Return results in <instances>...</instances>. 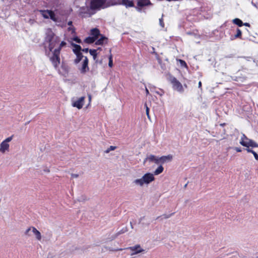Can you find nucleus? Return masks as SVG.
<instances>
[{"mask_svg":"<svg viewBox=\"0 0 258 258\" xmlns=\"http://www.w3.org/2000/svg\"><path fill=\"white\" fill-rule=\"evenodd\" d=\"M172 159V156L168 155L167 156H163L159 157V164H164L166 162L171 161Z\"/></svg>","mask_w":258,"mask_h":258,"instance_id":"obj_13","label":"nucleus"},{"mask_svg":"<svg viewBox=\"0 0 258 258\" xmlns=\"http://www.w3.org/2000/svg\"><path fill=\"white\" fill-rule=\"evenodd\" d=\"M68 25H69V26H72V21H69V22H68Z\"/></svg>","mask_w":258,"mask_h":258,"instance_id":"obj_44","label":"nucleus"},{"mask_svg":"<svg viewBox=\"0 0 258 258\" xmlns=\"http://www.w3.org/2000/svg\"><path fill=\"white\" fill-rule=\"evenodd\" d=\"M88 98H89V102L90 103L91 101V95L90 94H88Z\"/></svg>","mask_w":258,"mask_h":258,"instance_id":"obj_42","label":"nucleus"},{"mask_svg":"<svg viewBox=\"0 0 258 258\" xmlns=\"http://www.w3.org/2000/svg\"><path fill=\"white\" fill-rule=\"evenodd\" d=\"M150 4L149 0H138L137 5L138 7H144Z\"/></svg>","mask_w":258,"mask_h":258,"instance_id":"obj_16","label":"nucleus"},{"mask_svg":"<svg viewBox=\"0 0 258 258\" xmlns=\"http://www.w3.org/2000/svg\"><path fill=\"white\" fill-rule=\"evenodd\" d=\"M68 31L71 33L72 36L75 35V30L73 26H69V27L68 28Z\"/></svg>","mask_w":258,"mask_h":258,"instance_id":"obj_27","label":"nucleus"},{"mask_svg":"<svg viewBox=\"0 0 258 258\" xmlns=\"http://www.w3.org/2000/svg\"><path fill=\"white\" fill-rule=\"evenodd\" d=\"M45 42L48 43L46 53L48 55H50V52H53L54 49L57 47L60 42V38L55 35L51 29H48L46 32Z\"/></svg>","mask_w":258,"mask_h":258,"instance_id":"obj_1","label":"nucleus"},{"mask_svg":"<svg viewBox=\"0 0 258 258\" xmlns=\"http://www.w3.org/2000/svg\"><path fill=\"white\" fill-rule=\"evenodd\" d=\"M88 50H89L88 48H85V49H83L82 50L84 52H87Z\"/></svg>","mask_w":258,"mask_h":258,"instance_id":"obj_45","label":"nucleus"},{"mask_svg":"<svg viewBox=\"0 0 258 258\" xmlns=\"http://www.w3.org/2000/svg\"><path fill=\"white\" fill-rule=\"evenodd\" d=\"M243 25H244L245 26H248V27L250 26L249 24L247 23H245L244 24H243Z\"/></svg>","mask_w":258,"mask_h":258,"instance_id":"obj_46","label":"nucleus"},{"mask_svg":"<svg viewBox=\"0 0 258 258\" xmlns=\"http://www.w3.org/2000/svg\"><path fill=\"white\" fill-rule=\"evenodd\" d=\"M233 23L239 27H241L243 25V22L238 18H235L233 19Z\"/></svg>","mask_w":258,"mask_h":258,"instance_id":"obj_23","label":"nucleus"},{"mask_svg":"<svg viewBox=\"0 0 258 258\" xmlns=\"http://www.w3.org/2000/svg\"><path fill=\"white\" fill-rule=\"evenodd\" d=\"M148 161L149 162H154L155 164H159V157L154 155L150 154L148 155L144 160V162Z\"/></svg>","mask_w":258,"mask_h":258,"instance_id":"obj_11","label":"nucleus"},{"mask_svg":"<svg viewBox=\"0 0 258 258\" xmlns=\"http://www.w3.org/2000/svg\"><path fill=\"white\" fill-rule=\"evenodd\" d=\"M149 87L151 92H154L155 93V91H157V90H155V87L154 86L150 85Z\"/></svg>","mask_w":258,"mask_h":258,"instance_id":"obj_36","label":"nucleus"},{"mask_svg":"<svg viewBox=\"0 0 258 258\" xmlns=\"http://www.w3.org/2000/svg\"><path fill=\"white\" fill-rule=\"evenodd\" d=\"M52 258H57V257L55 256H54V257H52Z\"/></svg>","mask_w":258,"mask_h":258,"instance_id":"obj_48","label":"nucleus"},{"mask_svg":"<svg viewBox=\"0 0 258 258\" xmlns=\"http://www.w3.org/2000/svg\"><path fill=\"white\" fill-rule=\"evenodd\" d=\"M50 53L52 54V56L50 58V60L54 67L56 68L60 63V52H58V50H54L53 52H50Z\"/></svg>","mask_w":258,"mask_h":258,"instance_id":"obj_7","label":"nucleus"},{"mask_svg":"<svg viewBox=\"0 0 258 258\" xmlns=\"http://www.w3.org/2000/svg\"><path fill=\"white\" fill-rule=\"evenodd\" d=\"M49 18L53 21L56 20L54 13L52 11H50Z\"/></svg>","mask_w":258,"mask_h":258,"instance_id":"obj_30","label":"nucleus"},{"mask_svg":"<svg viewBox=\"0 0 258 258\" xmlns=\"http://www.w3.org/2000/svg\"><path fill=\"white\" fill-rule=\"evenodd\" d=\"M179 61L180 63L181 66L184 67H187L186 63V62L184 60H182L181 59H179Z\"/></svg>","mask_w":258,"mask_h":258,"instance_id":"obj_35","label":"nucleus"},{"mask_svg":"<svg viewBox=\"0 0 258 258\" xmlns=\"http://www.w3.org/2000/svg\"><path fill=\"white\" fill-rule=\"evenodd\" d=\"M237 33L235 35L234 38H238L240 37L241 35V31L239 29H237Z\"/></svg>","mask_w":258,"mask_h":258,"instance_id":"obj_32","label":"nucleus"},{"mask_svg":"<svg viewBox=\"0 0 258 258\" xmlns=\"http://www.w3.org/2000/svg\"><path fill=\"white\" fill-rule=\"evenodd\" d=\"M85 99V97L83 96L78 98L76 100H73L72 101V106L77 108L79 109H81L84 105Z\"/></svg>","mask_w":258,"mask_h":258,"instance_id":"obj_9","label":"nucleus"},{"mask_svg":"<svg viewBox=\"0 0 258 258\" xmlns=\"http://www.w3.org/2000/svg\"><path fill=\"white\" fill-rule=\"evenodd\" d=\"M234 149L235 150H236L237 152H241V149L240 148H238V147H235L234 148Z\"/></svg>","mask_w":258,"mask_h":258,"instance_id":"obj_39","label":"nucleus"},{"mask_svg":"<svg viewBox=\"0 0 258 258\" xmlns=\"http://www.w3.org/2000/svg\"><path fill=\"white\" fill-rule=\"evenodd\" d=\"M155 180L154 174L151 173H146L141 178L136 179L133 181V183L140 187L144 185H148Z\"/></svg>","mask_w":258,"mask_h":258,"instance_id":"obj_3","label":"nucleus"},{"mask_svg":"<svg viewBox=\"0 0 258 258\" xmlns=\"http://www.w3.org/2000/svg\"><path fill=\"white\" fill-rule=\"evenodd\" d=\"M169 81L172 85L173 89L179 92L183 93L184 88L182 84L173 76H170L169 78Z\"/></svg>","mask_w":258,"mask_h":258,"instance_id":"obj_5","label":"nucleus"},{"mask_svg":"<svg viewBox=\"0 0 258 258\" xmlns=\"http://www.w3.org/2000/svg\"><path fill=\"white\" fill-rule=\"evenodd\" d=\"M155 93L158 95H159L160 96H162L163 95V94H164V92L163 91V90H161V92H159V91H155Z\"/></svg>","mask_w":258,"mask_h":258,"instance_id":"obj_37","label":"nucleus"},{"mask_svg":"<svg viewBox=\"0 0 258 258\" xmlns=\"http://www.w3.org/2000/svg\"><path fill=\"white\" fill-rule=\"evenodd\" d=\"M31 231L35 236L36 239L38 241H41L42 239V235L41 233L34 227H30L25 231V234L30 236L29 232Z\"/></svg>","mask_w":258,"mask_h":258,"instance_id":"obj_8","label":"nucleus"},{"mask_svg":"<svg viewBox=\"0 0 258 258\" xmlns=\"http://www.w3.org/2000/svg\"><path fill=\"white\" fill-rule=\"evenodd\" d=\"M78 176H79L78 174H72V177L73 178H77Z\"/></svg>","mask_w":258,"mask_h":258,"instance_id":"obj_40","label":"nucleus"},{"mask_svg":"<svg viewBox=\"0 0 258 258\" xmlns=\"http://www.w3.org/2000/svg\"><path fill=\"white\" fill-rule=\"evenodd\" d=\"M126 231V229H122L121 230H120L119 232H118L115 235H113L111 240H113V239H115L119 234L124 233Z\"/></svg>","mask_w":258,"mask_h":258,"instance_id":"obj_28","label":"nucleus"},{"mask_svg":"<svg viewBox=\"0 0 258 258\" xmlns=\"http://www.w3.org/2000/svg\"><path fill=\"white\" fill-rule=\"evenodd\" d=\"M91 35L92 36V37H95V39H97L100 35L99 30L97 28L92 29L91 31Z\"/></svg>","mask_w":258,"mask_h":258,"instance_id":"obj_17","label":"nucleus"},{"mask_svg":"<svg viewBox=\"0 0 258 258\" xmlns=\"http://www.w3.org/2000/svg\"><path fill=\"white\" fill-rule=\"evenodd\" d=\"M71 39L77 43H80L81 42V40L78 37H75V35L74 36H72V38H71Z\"/></svg>","mask_w":258,"mask_h":258,"instance_id":"obj_33","label":"nucleus"},{"mask_svg":"<svg viewBox=\"0 0 258 258\" xmlns=\"http://www.w3.org/2000/svg\"><path fill=\"white\" fill-rule=\"evenodd\" d=\"M242 144H244V147H247V148H249V147H251L252 148L258 147V144H257L256 143H255L254 141H252V140H251V141H250L249 144L243 143Z\"/></svg>","mask_w":258,"mask_h":258,"instance_id":"obj_19","label":"nucleus"},{"mask_svg":"<svg viewBox=\"0 0 258 258\" xmlns=\"http://www.w3.org/2000/svg\"><path fill=\"white\" fill-rule=\"evenodd\" d=\"M163 170H164L163 167L161 165H160L154 171V173H153V174H154V175H158L161 174L163 171Z\"/></svg>","mask_w":258,"mask_h":258,"instance_id":"obj_20","label":"nucleus"},{"mask_svg":"<svg viewBox=\"0 0 258 258\" xmlns=\"http://www.w3.org/2000/svg\"><path fill=\"white\" fill-rule=\"evenodd\" d=\"M127 249H130L133 251V253L131 254L132 255L145 251V250L143 249L139 244L127 247Z\"/></svg>","mask_w":258,"mask_h":258,"instance_id":"obj_10","label":"nucleus"},{"mask_svg":"<svg viewBox=\"0 0 258 258\" xmlns=\"http://www.w3.org/2000/svg\"><path fill=\"white\" fill-rule=\"evenodd\" d=\"M250 141L251 139H249L248 138H247V137L244 134H242L240 141V144L242 146H244V144H242L243 143L249 144Z\"/></svg>","mask_w":258,"mask_h":258,"instance_id":"obj_14","label":"nucleus"},{"mask_svg":"<svg viewBox=\"0 0 258 258\" xmlns=\"http://www.w3.org/2000/svg\"><path fill=\"white\" fill-rule=\"evenodd\" d=\"M13 136L9 137L4 140L0 144V153L2 154H6L10 151V144L9 143L12 140Z\"/></svg>","mask_w":258,"mask_h":258,"instance_id":"obj_6","label":"nucleus"},{"mask_svg":"<svg viewBox=\"0 0 258 258\" xmlns=\"http://www.w3.org/2000/svg\"><path fill=\"white\" fill-rule=\"evenodd\" d=\"M116 148V146H111L107 149L104 152L106 154L109 153L110 151L114 150Z\"/></svg>","mask_w":258,"mask_h":258,"instance_id":"obj_29","label":"nucleus"},{"mask_svg":"<svg viewBox=\"0 0 258 258\" xmlns=\"http://www.w3.org/2000/svg\"><path fill=\"white\" fill-rule=\"evenodd\" d=\"M146 95H147L149 94V90L146 87Z\"/></svg>","mask_w":258,"mask_h":258,"instance_id":"obj_43","label":"nucleus"},{"mask_svg":"<svg viewBox=\"0 0 258 258\" xmlns=\"http://www.w3.org/2000/svg\"><path fill=\"white\" fill-rule=\"evenodd\" d=\"M119 3L125 6L126 7H134L133 2L129 0H121Z\"/></svg>","mask_w":258,"mask_h":258,"instance_id":"obj_15","label":"nucleus"},{"mask_svg":"<svg viewBox=\"0 0 258 258\" xmlns=\"http://www.w3.org/2000/svg\"><path fill=\"white\" fill-rule=\"evenodd\" d=\"M159 24H160V25L163 28L164 27V23H163V19L162 18H160L159 19Z\"/></svg>","mask_w":258,"mask_h":258,"instance_id":"obj_38","label":"nucleus"},{"mask_svg":"<svg viewBox=\"0 0 258 258\" xmlns=\"http://www.w3.org/2000/svg\"><path fill=\"white\" fill-rule=\"evenodd\" d=\"M67 43L66 42L62 41L58 45L57 47L55 48L54 50H58V52H60L61 49L66 45Z\"/></svg>","mask_w":258,"mask_h":258,"instance_id":"obj_22","label":"nucleus"},{"mask_svg":"<svg viewBox=\"0 0 258 258\" xmlns=\"http://www.w3.org/2000/svg\"><path fill=\"white\" fill-rule=\"evenodd\" d=\"M96 40L95 37L89 36L85 39V41L87 43H92Z\"/></svg>","mask_w":258,"mask_h":258,"instance_id":"obj_25","label":"nucleus"},{"mask_svg":"<svg viewBox=\"0 0 258 258\" xmlns=\"http://www.w3.org/2000/svg\"><path fill=\"white\" fill-rule=\"evenodd\" d=\"M72 45L74 47L73 51L76 55V58H78V56H83L82 53L80 52L81 50V47L80 45L74 43H72Z\"/></svg>","mask_w":258,"mask_h":258,"instance_id":"obj_12","label":"nucleus"},{"mask_svg":"<svg viewBox=\"0 0 258 258\" xmlns=\"http://www.w3.org/2000/svg\"><path fill=\"white\" fill-rule=\"evenodd\" d=\"M75 64L78 65V68L82 74H85L89 71L88 59L86 56H80L74 60Z\"/></svg>","mask_w":258,"mask_h":258,"instance_id":"obj_2","label":"nucleus"},{"mask_svg":"<svg viewBox=\"0 0 258 258\" xmlns=\"http://www.w3.org/2000/svg\"><path fill=\"white\" fill-rule=\"evenodd\" d=\"M50 11H50V10H40L39 11L41 14L45 19H48L49 18Z\"/></svg>","mask_w":258,"mask_h":258,"instance_id":"obj_18","label":"nucleus"},{"mask_svg":"<svg viewBox=\"0 0 258 258\" xmlns=\"http://www.w3.org/2000/svg\"><path fill=\"white\" fill-rule=\"evenodd\" d=\"M89 52L93 56V59L95 60L97 57V50L96 49H90Z\"/></svg>","mask_w":258,"mask_h":258,"instance_id":"obj_26","label":"nucleus"},{"mask_svg":"<svg viewBox=\"0 0 258 258\" xmlns=\"http://www.w3.org/2000/svg\"><path fill=\"white\" fill-rule=\"evenodd\" d=\"M137 10L139 11H141V9L139 8H136Z\"/></svg>","mask_w":258,"mask_h":258,"instance_id":"obj_47","label":"nucleus"},{"mask_svg":"<svg viewBox=\"0 0 258 258\" xmlns=\"http://www.w3.org/2000/svg\"><path fill=\"white\" fill-rule=\"evenodd\" d=\"M108 66L109 67L112 68L113 66V60L112 55H110L109 57V63Z\"/></svg>","mask_w":258,"mask_h":258,"instance_id":"obj_31","label":"nucleus"},{"mask_svg":"<svg viewBox=\"0 0 258 258\" xmlns=\"http://www.w3.org/2000/svg\"><path fill=\"white\" fill-rule=\"evenodd\" d=\"M110 5L107 0H92L90 7L93 10H99L107 8Z\"/></svg>","mask_w":258,"mask_h":258,"instance_id":"obj_4","label":"nucleus"},{"mask_svg":"<svg viewBox=\"0 0 258 258\" xmlns=\"http://www.w3.org/2000/svg\"><path fill=\"white\" fill-rule=\"evenodd\" d=\"M246 150L248 153H251L253 155L255 159L258 160V154L255 152L250 148H246Z\"/></svg>","mask_w":258,"mask_h":258,"instance_id":"obj_24","label":"nucleus"},{"mask_svg":"<svg viewBox=\"0 0 258 258\" xmlns=\"http://www.w3.org/2000/svg\"><path fill=\"white\" fill-rule=\"evenodd\" d=\"M198 87L200 89H202V82L200 81L198 83Z\"/></svg>","mask_w":258,"mask_h":258,"instance_id":"obj_41","label":"nucleus"},{"mask_svg":"<svg viewBox=\"0 0 258 258\" xmlns=\"http://www.w3.org/2000/svg\"><path fill=\"white\" fill-rule=\"evenodd\" d=\"M107 38L105 37L101 36L100 39L96 41L95 44L102 45L104 42H106Z\"/></svg>","mask_w":258,"mask_h":258,"instance_id":"obj_21","label":"nucleus"},{"mask_svg":"<svg viewBox=\"0 0 258 258\" xmlns=\"http://www.w3.org/2000/svg\"><path fill=\"white\" fill-rule=\"evenodd\" d=\"M145 107H146V113L148 116V118L150 119V117L149 115V108L147 106V104H145Z\"/></svg>","mask_w":258,"mask_h":258,"instance_id":"obj_34","label":"nucleus"}]
</instances>
